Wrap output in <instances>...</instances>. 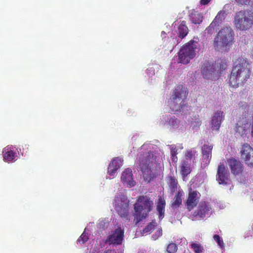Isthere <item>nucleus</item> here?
<instances>
[{"label":"nucleus","instance_id":"nucleus-1","mask_svg":"<svg viewBox=\"0 0 253 253\" xmlns=\"http://www.w3.org/2000/svg\"><path fill=\"white\" fill-rule=\"evenodd\" d=\"M251 73L249 62L243 57H239L234 63L229 78V85L234 87L243 85L250 78Z\"/></svg>","mask_w":253,"mask_h":253},{"label":"nucleus","instance_id":"nucleus-2","mask_svg":"<svg viewBox=\"0 0 253 253\" xmlns=\"http://www.w3.org/2000/svg\"><path fill=\"white\" fill-rule=\"evenodd\" d=\"M156 161V156L153 151L141 152L138 160L136 162V165L142 171L145 181L150 182L156 178L157 172L153 168Z\"/></svg>","mask_w":253,"mask_h":253},{"label":"nucleus","instance_id":"nucleus-3","mask_svg":"<svg viewBox=\"0 0 253 253\" xmlns=\"http://www.w3.org/2000/svg\"><path fill=\"white\" fill-rule=\"evenodd\" d=\"M233 23L237 30H249L253 25V12L245 10L237 12L234 16Z\"/></svg>","mask_w":253,"mask_h":253},{"label":"nucleus","instance_id":"nucleus-4","mask_svg":"<svg viewBox=\"0 0 253 253\" xmlns=\"http://www.w3.org/2000/svg\"><path fill=\"white\" fill-rule=\"evenodd\" d=\"M234 32L230 27L222 28L214 39V46L217 48L231 46L234 40Z\"/></svg>","mask_w":253,"mask_h":253},{"label":"nucleus","instance_id":"nucleus-5","mask_svg":"<svg viewBox=\"0 0 253 253\" xmlns=\"http://www.w3.org/2000/svg\"><path fill=\"white\" fill-rule=\"evenodd\" d=\"M197 42L190 41L185 44L178 53V62L187 64L196 56Z\"/></svg>","mask_w":253,"mask_h":253},{"label":"nucleus","instance_id":"nucleus-6","mask_svg":"<svg viewBox=\"0 0 253 253\" xmlns=\"http://www.w3.org/2000/svg\"><path fill=\"white\" fill-rule=\"evenodd\" d=\"M201 72L203 78L207 80H215L219 77L215 64H211L208 61L203 64L201 68Z\"/></svg>","mask_w":253,"mask_h":253},{"label":"nucleus","instance_id":"nucleus-7","mask_svg":"<svg viewBox=\"0 0 253 253\" xmlns=\"http://www.w3.org/2000/svg\"><path fill=\"white\" fill-rule=\"evenodd\" d=\"M170 107L174 113L184 112L185 109L188 110V105L185 103V99L170 97Z\"/></svg>","mask_w":253,"mask_h":253},{"label":"nucleus","instance_id":"nucleus-8","mask_svg":"<svg viewBox=\"0 0 253 253\" xmlns=\"http://www.w3.org/2000/svg\"><path fill=\"white\" fill-rule=\"evenodd\" d=\"M124 231L121 227H118L107 238L105 243L110 245H121L124 239Z\"/></svg>","mask_w":253,"mask_h":253},{"label":"nucleus","instance_id":"nucleus-9","mask_svg":"<svg viewBox=\"0 0 253 253\" xmlns=\"http://www.w3.org/2000/svg\"><path fill=\"white\" fill-rule=\"evenodd\" d=\"M216 180L219 184L226 185L229 180V172L223 164L218 165Z\"/></svg>","mask_w":253,"mask_h":253},{"label":"nucleus","instance_id":"nucleus-10","mask_svg":"<svg viewBox=\"0 0 253 253\" xmlns=\"http://www.w3.org/2000/svg\"><path fill=\"white\" fill-rule=\"evenodd\" d=\"M134 221L135 224L145 218L151 210V207H134Z\"/></svg>","mask_w":253,"mask_h":253},{"label":"nucleus","instance_id":"nucleus-11","mask_svg":"<svg viewBox=\"0 0 253 253\" xmlns=\"http://www.w3.org/2000/svg\"><path fill=\"white\" fill-rule=\"evenodd\" d=\"M227 164L233 175H240L243 173L244 166L240 161L235 158H231L227 160Z\"/></svg>","mask_w":253,"mask_h":253},{"label":"nucleus","instance_id":"nucleus-12","mask_svg":"<svg viewBox=\"0 0 253 253\" xmlns=\"http://www.w3.org/2000/svg\"><path fill=\"white\" fill-rule=\"evenodd\" d=\"M224 119V114L223 111L218 110L215 111L212 117L211 121V126L212 130H219L221 124Z\"/></svg>","mask_w":253,"mask_h":253},{"label":"nucleus","instance_id":"nucleus-13","mask_svg":"<svg viewBox=\"0 0 253 253\" xmlns=\"http://www.w3.org/2000/svg\"><path fill=\"white\" fill-rule=\"evenodd\" d=\"M121 181L124 184L129 187H132L135 185V182L133 180L132 170L127 168L122 173L121 176Z\"/></svg>","mask_w":253,"mask_h":253},{"label":"nucleus","instance_id":"nucleus-14","mask_svg":"<svg viewBox=\"0 0 253 253\" xmlns=\"http://www.w3.org/2000/svg\"><path fill=\"white\" fill-rule=\"evenodd\" d=\"M201 194L197 191L190 188L188 198L186 200V206H197L199 202Z\"/></svg>","mask_w":253,"mask_h":253},{"label":"nucleus","instance_id":"nucleus-15","mask_svg":"<svg viewBox=\"0 0 253 253\" xmlns=\"http://www.w3.org/2000/svg\"><path fill=\"white\" fill-rule=\"evenodd\" d=\"M188 92L182 85L177 86L173 90L170 97L176 98L186 99Z\"/></svg>","mask_w":253,"mask_h":253},{"label":"nucleus","instance_id":"nucleus-16","mask_svg":"<svg viewBox=\"0 0 253 253\" xmlns=\"http://www.w3.org/2000/svg\"><path fill=\"white\" fill-rule=\"evenodd\" d=\"M241 159L245 162L253 155V148L248 144L242 145L240 151Z\"/></svg>","mask_w":253,"mask_h":253},{"label":"nucleus","instance_id":"nucleus-17","mask_svg":"<svg viewBox=\"0 0 253 253\" xmlns=\"http://www.w3.org/2000/svg\"><path fill=\"white\" fill-rule=\"evenodd\" d=\"M167 183L168 186V190L170 191L171 194L177 191L178 183L177 179L173 176L169 175L167 177Z\"/></svg>","mask_w":253,"mask_h":253},{"label":"nucleus","instance_id":"nucleus-18","mask_svg":"<svg viewBox=\"0 0 253 253\" xmlns=\"http://www.w3.org/2000/svg\"><path fill=\"white\" fill-rule=\"evenodd\" d=\"M190 165L191 163L187 160H183L180 164V173L183 179L187 177L192 171Z\"/></svg>","mask_w":253,"mask_h":253},{"label":"nucleus","instance_id":"nucleus-19","mask_svg":"<svg viewBox=\"0 0 253 253\" xmlns=\"http://www.w3.org/2000/svg\"><path fill=\"white\" fill-rule=\"evenodd\" d=\"M153 201L148 195L139 196L133 206H153Z\"/></svg>","mask_w":253,"mask_h":253},{"label":"nucleus","instance_id":"nucleus-20","mask_svg":"<svg viewBox=\"0 0 253 253\" xmlns=\"http://www.w3.org/2000/svg\"><path fill=\"white\" fill-rule=\"evenodd\" d=\"M212 149V145H209L204 144L202 148V154L203 155V159L206 160V163L207 164L210 163L211 158V151Z\"/></svg>","mask_w":253,"mask_h":253},{"label":"nucleus","instance_id":"nucleus-21","mask_svg":"<svg viewBox=\"0 0 253 253\" xmlns=\"http://www.w3.org/2000/svg\"><path fill=\"white\" fill-rule=\"evenodd\" d=\"M3 160L5 162H10L17 156V154L9 147H6L3 151Z\"/></svg>","mask_w":253,"mask_h":253},{"label":"nucleus","instance_id":"nucleus-22","mask_svg":"<svg viewBox=\"0 0 253 253\" xmlns=\"http://www.w3.org/2000/svg\"><path fill=\"white\" fill-rule=\"evenodd\" d=\"M113 204L114 206H129V201L124 194L119 193L116 195Z\"/></svg>","mask_w":253,"mask_h":253},{"label":"nucleus","instance_id":"nucleus-23","mask_svg":"<svg viewBox=\"0 0 253 253\" xmlns=\"http://www.w3.org/2000/svg\"><path fill=\"white\" fill-rule=\"evenodd\" d=\"M188 29L186 25V22L182 21L178 26L177 34L179 37L183 39L185 37L188 33Z\"/></svg>","mask_w":253,"mask_h":253},{"label":"nucleus","instance_id":"nucleus-24","mask_svg":"<svg viewBox=\"0 0 253 253\" xmlns=\"http://www.w3.org/2000/svg\"><path fill=\"white\" fill-rule=\"evenodd\" d=\"M198 155L197 151L194 148L187 150L185 151L184 156L185 159L184 160H187L191 163V161L192 159L193 163H194L196 156Z\"/></svg>","mask_w":253,"mask_h":253},{"label":"nucleus","instance_id":"nucleus-25","mask_svg":"<svg viewBox=\"0 0 253 253\" xmlns=\"http://www.w3.org/2000/svg\"><path fill=\"white\" fill-rule=\"evenodd\" d=\"M203 16L201 13L194 11L190 15L191 22L194 24H200L203 21Z\"/></svg>","mask_w":253,"mask_h":253},{"label":"nucleus","instance_id":"nucleus-26","mask_svg":"<svg viewBox=\"0 0 253 253\" xmlns=\"http://www.w3.org/2000/svg\"><path fill=\"white\" fill-rule=\"evenodd\" d=\"M226 15V14L225 11L220 10L218 12L217 14L215 17L212 22L215 24V25H216L217 27H219V25L225 19Z\"/></svg>","mask_w":253,"mask_h":253},{"label":"nucleus","instance_id":"nucleus-27","mask_svg":"<svg viewBox=\"0 0 253 253\" xmlns=\"http://www.w3.org/2000/svg\"><path fill=\"white\" fill-rule=\"evenodd\" d=\"M184 192L182 189H179L174 197V202L172 206H180L182 204Z\"/></svg>","mask_w":253,"mask_h":253},{"label":"nucleus","instance_id":"nucleus-28","mask_svg":"<svg viewBox=\"0 0 253 253\" xmlns=\"http://www.w3.org/2000/svg\"><path fill=\"white\" fill-rule=\"evenodd\" d=\"M197 208V209L195 210L194 212L193 213V216L194 217L199 216L200 217H203L205 216L206 212L208 209H207L206 208L208 207H196Z\"/></svg>","mask_w":253,"mask_h":253},{"label":"nucleus","instance_id":"nucleus-29","mask_svg":"<svg viewBox=\"0 0 253 253\" xmlns=\"http://www.w3.org/2000/svg\"><path fill=\"white\" fill-rule=\"evenodd\" d=\"M169 147L171 160L173 162L176 163L178 160L177 157L178 149L175 144L171 145Z\"/></svg>","mask_w":253,"mask_h":253},{"label":"nucleus","instance_id":"nucleus-30","mask_svg":"<svg viewBox=\"0 0 253 253\" xmlns=\"http://www.w3.org/2000/svg\"><path fill=\"white\" fill-rule=\"evenodd\" d=\"M128 207H118V209H117V211L118 214L121 216L122 218L128 219L129 212L128 210Z\"/></svg>","mask_w":253,"mask_h":253},{"label":"nucleus","instance_id":"nucleus-31","mask_svg":"<svg viewBox=\"0 0 253 253\" xmlns=\"http://www.w3.org/2000/svg\"><path fill=\"white\" fill-rule=\"evenodd\" d=\"M157 225L155 220H153L152 221L149 223L143 230L142 233H148L151 232L154 228Z\"/></svg>","mask_w":253,"mask_h":253},{"label":"nucleus","instance_id":"nucleus-32","mask_svg":"<svg viewBox=\"0 0 253 253\" xmlns=\"http://www.w3.org/2000/svg\"><path fill=\"white\" fill-rule=\"evenodd\" d=\"M190 246L195 253H201L204 250L202 245L199 243L192 242Z\"/></svg>","mask_w":253,"mask_h":253},{"label":"nucleus","instance_id":"nucleus-33","mask_svg":"<svg viewBox=\"0 0 253 253\" xmlns=\"http://www.w3.org/2000/svg\"><path fill=\"white\" fill-rule=\"evenodd\" d=\"M178 249L177 246L173 243H169L167 248V252L168 253H176Z\"/></svg>","mask_w":253,"mask_h":253},{"label":"nucleus","instance_id":"nucleus-34","mask_svg":"<svg viewBox=\"0 0 253 253\" xmlns=\"http://www.w3.org/2000/svg\"><path fill=\"white\" fill-rule=\"evenodd\" d=\"M122 159L119 157H116L114 158L111 163L110 164V165H112L114 166H116L117 169H119L121 166L122 165Z\"/></svg>","mask_w":253,"mask_h":253},{"label":"nucleus","instance_id":"nucleus-35","mask_svg":"<svg viewBox=\"0 0 253 253\" xmlns=\"http://www.w3.org/2000/svg\"><path fill=\"white\" fill-rule=\"evenodd\" d=\"M235 131L240 134L241 136H243L246 132V126H241L237 123L235 126Z\"/></svg>","mask_w":253,"mask_h":253},{"label":"nucleus","instance_id":"nucleus-36","mask_svg":"<svg viewBox=\"0 0 253 253\" xmlns=\"http://www.w3.org/2000/svg\"><path fill=\"white\" fill-rule=\"evenodd\" d=\"M216 27H218L215 24L211 22V24L206 29L205 33L211 35L213 33Z\"/></svg>","mask_w":253,"mask_h":253},{"label":"nucleus","instance_id":"nucleus-37","mask_svg":"<svg viewBox=\"0 0 253 253\" xmlns=\"http://www.w3.org/2000/svg\"><path fill=\"white\" fill-rule=\"evenodd\" d=\"M88 240V237L87 234L84 231L78 238L77 242H79L81 244H83Z\"/></svg>","mask_w":253,"mask_h":253},{"label":"nucleus","instance_id":"nucleus-38","mask_svg":"<svg viewBox=\"0 0 253 253\" xmlns=\"http://www.w3.org/2000/svg\"><path fill=\"white\" fill-rule=\"evenodd\" d=\"M157 211L158 212V218L161 221L165 216V207H157Z\"/></svg>","mask_w":253,"mask_h":253},{"label":"nucleus","instance_id":"nucleus-39","mask_svg":"<svg viewBox=\"0 0 253 253\" xmlns=\"http://www.w3.org/2000/svg\"><path fill=\"white\" fill-rule=\"evenodd\" d=\"M213 238L217 242L218 245L219 246L221 249L224 248V243L221 237H220L218 235L215 234L213 236Z\"/></svg>","mask_w":253,"mask_h":253},{"label":"nucleus","instance_id":"nucleus-40","mask_svg":"<svg viewBox=\"0 0 253 253\" xmlns=\"http://www.w3.org/2000/svg\"><path fill=\"white\" fill-rule=\"evenodd\" d=\"M179 124V121L177 118L174 117H171L169 120V126L173 127L175 128L177 127Z\"/></svg>","mask_w":253,"mask_h":253},{"label":"nucleus","instance_id":"nucleus-41","mask_svg":"<svg viewBox=\"0 0 253 253\" xmlns=\"http://www.w3.org/2000/svg\"><path fill=\"white\" fill-rule=\"evenodd\" d=\"M116 167V166H114L112 165L109 164L108 167V173L110 175L113 176L116 171L118 169Z\"/></svg>","mask_w":253,"mask_h":253},{"label":"nucleus","instance_id":"nucleus-42","mask_svg":"<svg viewBox=\"0 0 253 253\" xmlns=\"http://www.w3.org/2000/svg\"><path fill=\"white\" fill-rule=\"evenodd\" d=\"M157 206H165L166 201L163 195H159L158 196V201L157 202Z\"/></svg>","mask_w":253,"mask_h":253},{"label":"nucleus","instance_id":"nucleus-43","mask_svg":"<svg viewBox=\"0 0 253 253\" xmlns=\"http://www.w3.org/2000/svg\"><path fill=\"white\" fill-rule=\"evenodd\" d=\"M245 164L250 168L251 169H253V155L249 158L247 161L245 162Z\"/></svg>","mask_w":253,"mask_h":253},{"label":"nucleus","instance_id":"nucleus-44","mask_svg":"<svg viewBox=\"0 0 253 253\" xmlns=\"http://www.w3.org/2000/svg\"><path fill=\"white\" fill-rule=\"evenodd\" d=\"M252 122L250 123L249 127L248 128L249 131H251L252 135H253V110L252 114Z\"/></svg>","mask_w":253,"mask_h":253},{"label":"nucleus","instance_id":"nucleus-45","mask_svg":"<svg viewBox=\"0 0 253 253\" xmlns=\"http://www.w3.org/2000/svg\"><path fill=\"white\" fill-rule=\"evenodd\" d=\"M239 5L247 4L248 0H235Z\"/></svg>","mask_w":253,"mask_h":253},{"label":"nucleus","instance_id":"nucleus-46","mask_svg":"<svg viewBox=\"0 0 253 253\" xmlns=\"http://www.w3.org/2000/svg\"><path fill=\"white\" fill-rule=\"evenodd\" d=\"M211 0H200V3L201 5H207L208 4Z\"/></svg>","mask_w":253,"mask_h":253},{"label":"nucleus","instance_id":"nucleus-47","mask_svg":"<svg viewBox=\"0 0 253 253\" xmlns=\"http://www.w3.org/2000/svg\"><path fill=\"white\" fill-rule=\"evenodd\" d=\"M162 235V228H160L158 230V233L157 234H156V236H157V238L161 236Z\"/></svg>","mask_w":253,"mask_h":253},{"label":"nucleus","instance_id":"nucleus-48","mask_svg":"<svg viewBox=\"0 0 253 253\" xmlns=\"http://www.w3.org/2000/svg\"><path fill=\"white\" fill-rule=\"evenodd\" d=\"M104 253H116V252L115 250L108 249L106 250Z\"/></svg>","mask_w":253,"mask_h":253},{"label":"nucleus","instance_id":"nucleus-49","mask_svg":"<svg viewBox=\"0 0 253 253\" xmlns=\"http://www.w3.org/2000/svg\"><path fill=\"white\" fill-rule=\"evenodd\" d=\"M163 118L166 122L169 119L168 116L166 115L163 116Z\"/></svg>","mask_w":253,"mask_h":253},{"label":"nucleus","instance_id":"nucleus-50","mask_svg":"<svg viewBox=\"0 0 253 253\" xmlns=\"http://www.w3.org/2000/svg\"><path fill=\"white\" fill-rule=\"evenodd\" d=\"M194 207H190V206H188V207H187V209H188V210L189 211H191L193 209V208H194Z\"/></svg>","mask_w":253,"mask_h":253}]
</instances>
